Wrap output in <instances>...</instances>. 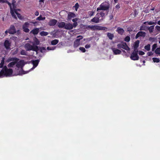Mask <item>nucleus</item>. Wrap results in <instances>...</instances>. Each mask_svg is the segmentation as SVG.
Masks as SVG:
<instances>
[{
    "label": "nucleus",
    "instance_id": "nucleus-53",
    "mask_svg": "<svg viewBox=\"0 0 160 160\" xmlns=\"http://www.w3.org/2000/svg\"><path fill=\"white\" fill-rule=\"evenodd\" d=\"M147 54L148 56H151L152 55L153 53L152 52H148Z\"/></svg>",
    "mask_w": 160,
    "mask_h": 160
},
{
    "label": "nucleus",
    "instance_id": "nucleus-37",
    "mask_svg": "<svg viewBox=\"0 0 160 160\" xmlns=\"http://www.w3.org/2000/svg\"><path fill=\"white\" fill-rule=\"evenodd\" d=\"M152 60L154 62H159L160 61L159 58H153Z\"/></svg>",
    "mask_w": 160,
    "mask_h": 160
},
{
    "label": "nucleus",
    "instance_id": "nucleus-17",
    "mask_svg": "<svg viewBox=\"0 0 160 160\" xmlns=\"http://www.w3.org/2000/svg\"><path fill=\"white\" fill-rule=\"evenodd\" d=\"M112 50L115 55L119 54L121 53V50L114 48H112Z\"/></svg>",
    "mask_w": 160,
    "mask_h": 160
},
{
    "label": "nucleus",
    "instance_id": "nucleus-49",
    "mask_svg": "<svg viewBox=\"0 0 160 160\" xmlns=\"http://www.w3.org/2000/svg\"><path fill=\"white\" fill-rule=\"evenodd\" d=\"M79 6V4L78 3H76L75 4V7L76 11H77L78 8Z\"/></svg>",
    "mask_w": 160,
    "mask_h": 160
},
{
    "label": "nucleus",
    "instance_id": "nucleus-27",
    "mask_svg": "<svg viewBox=\"0 0 160 160\" xmlns=\"http://www.w3.org/2000/svg\"><path fill=\"white\" fill-rule=\"evenodd\" d=\"M148 27L145 25H142L140 27V30L146 31L147 30Z\"/></svg>",
    "mask_w": 160,
    "mask_h": 160
},
{
    "label": "nucleus",
    "instance_id": "nucleus-35",
    "mask_svg": "<svg viewBox=\"0 0 160 160\" xmlns=\"http://www.w3.org/2000/svg\"><path fill=\"white\" fill-rule=\"evenodd\" d=\"M48 33L45 31H42L40 32V35L42 36H46L48 34Z\"/></svg>",
    "mask_w": 160,
    "mask_h": 160
},
{
    "label": "nucleus",
    "instance_id": "nucleus-12",
    "mask_svg": "<svg viewBox=\"0 0 160 160\" xmlns=\"http://www.w3.org/2000/svg\"><path fill=\"white\" fill-rule=\"evenodd\" d=\"M76 16L75 13L73 12H69L68 14L67 20L69 21L72 19V18H74L76 17Z\"/></svg>",
    "mask_w": 160,
    "mask_h": 160
},
{
    "label": "nucleus",
    "instance_id": "nucleus-14",
    "mask_svg": "<svg viewBox=\"0 0 160 160\" xmlns=\"http://www.w3.org/2000/svg\"><path fill=\"white\" fill-rule=\"evenodd\" d=\"M98 25H89L88 26V28L91 29L92 30L95 31V30H98V28H99Z\"/></svg>",
    "mask_w": 160,
    "mask_h": 160
},
{
    "label": "nucleus",
    "instance_id": "nucleus-18",
    "mask_svg": "<svg viewBox=\"0 0 160 160\" xmlns=\"http://www.w3.org/2000/svg\"><path fill=\"white\" fill-rule=\"evenodd\" d=\"M57 25L59 28H62L65 27V23L64 22H58L57 23Z\"/></svg>",
    "mask_w": 160,
    "mask_h": 160
},
{
    "label": "nucleus",
    "instance_id": "nucleus-51",
    "mask_svg": "<svg viewBox=\"0 0 160 160\" xmlns=\"http://www.w3.org/2000/svg\"><path fill=\"white\" fill-rule=\"evenodd\" d=\"M155 28L159 32H160V26H156L155 27Z\"/></svg>",
    "mask_w": 160,
    "mask_h": 160
},
{
    "label": "nucleus",
    "instance_id": "nucleus-24",
    "mask_svg": "<svg viewBox=\"0 0 160 160\" xmlns=\"http://www.w3.org/2000/svg\"><path fill=\"white\" fill-rule=\"evenodd\" d=\"M39 62V61L38 60H32V63L33 65V66L34 68L36 67L38 65Z\"/></svg>",
    "mask_w": 160,
    "mask_h": 160
},
{
    "label": "nucleus",
    "instance_id": "nucleus-20",
    "mask_svg": "<svg viewBox=\"0 0 160 160\" xmlns=\"http://www.w3.org/2000/svg\"><path fill=\"white\" fill-rule=\"evenodd\" d=\"M39 30L38 28H35L31 31L30 33H32L34 35H37L39 32Z\"/></svg>",
    "mask_w": 160,
    "mask_h": 160
},
{
    "label": "nucleus",
    "instance_id": "nucleus-64",
    "mask_svg": "<svg viewBox=\"0 0 160 160\" xmlns=\"http://www.w3.org/2000/svg\"><path fill=\"white\" fill-rule=\"evenodd\" d=\"M8 33V30H6L5 31V33L6 34H7Z\"/></svg>",
    "mask_w": 160,
    "mask_h": 160
},
{
    "label": "nucleus",
    "instance_id": "nucleus-8",
    "mask_svg": "<svg viewBox=\"0 0 160 160\" xmlns=\"http://www.w3.org/2000/svg\"><path fill=\"white\" fill-rule=\"evenodd\" d=\"M16 30L15 26L13 25H11L8 29V32L11 34H13L16 33Z\"/></svg>",
    "mask_w": 160,
    "mask_h": 160
},
{
    "label": "nucleus",
    "instance_id": "nucleus-36",
    "mask_svg": "<svg viewBox=\"0 0 160 160\" xmlns=\"http://www.w3.org/2000/svg\"><path fill=\"white\" fill-rule=\"evenodd\" d=\"M145 49L148 51H149L150 49V44H148L144 47Z\"/></svg>",
    "mask_w": 160,
    "mask_h": 160
},
{
    "label": "nucleus",
    "instance_id": "nucleus-34",
    "mask_svg": "<svg viewBox=\"0 0 160 160\" xmlns=\"http://www.w3.org/2000/svg\"><path fill=\"white\" fill-rule=\"evenodd\" d=\"M19 59L17 58H10V61H14L16 62L18 61Z\"/></svg>",
    "mask_w": 160,
    "mask_h": 160
},
{
    "label": "nucleus",
    "instance_id": "nucleus-47",
    "mask_svg": "<svg viewBox=\"0 0 160 160\" xmlns=\"http://www.w3.org/2000/svg\"><path fill=\"white\" fill-rule=\"evenodd\" d=\"M46 50V48L45 47H42L40 48V51L42 52H44Z\"/></svg>",
    "mask_w": 160,
    "mask_h": 160
},
{
    "label": "nucleus",
    "instance_id": "nucleus-30",
    "mask_svg": "<svg viewBox=\"0 0 160 160\" xmlns=\"http://www.w3.org/2000/svg\"><path fill=\"white\" fill-rule=\"evenodd\" d=\"M154 25H152L150 26L147 29H148L150 32V33H152L153 32V30L154 28Z\"/></svg>",
    "mask_w": 160,
    "mask_h": 160
},
{
    "label": "nucleus",
    "instance_id": "nucleus-58",
    "mask_svg": "<svg viewBox=\"0 0 160 160\" xmlns=\"http://www.w3.org/2000/svg\"><path fill=\"white\" fill-rule=\"evenodd\" d=\"M7 0H0V3H5Z\"/></svg>",
    "mask_w": 160,
    "mask_h": 160
},
{
    "label": "nucleus",
    "instance_id": "nucleus-50",
    "mask_svg": "<svg viewBox=\"0 0 160 160\" xmlns=\"http://www.w3.org/2000/svg\"><path fill=\"white\" fill-rule=\"evenodd\" d=\"M99 14L100 15V16L102 17H103L105 15V13L102 12H100Z\"/></svg>",
    "mask_w": 160,
    "mask_h": 160
},
{
    "label": "nucleus",
    "instance_id": "nucleus-61",
    "mask_svg": "<svg viewBox=\"0 0 160 160\" xmlns=\"http://www.w3.org/2000/svg\"><path fill=\"white\" fill-rule=\"evenodd\" d=\"M47 49L48 50H54V48H51L49 47H47Z\"/></svg>",
    "mask_w": 160,
    "mask_h": 160
},
{
    "label": "nucleus",
    "instance_id": "nucleus-59",
    "mask_svg": "<svg viewBox=\"0 0 160 160\" xmlns=\"http://www.w3.org/2000/svg\"><path fill=\"white\" fill-rule=\"evenodd\" d=\"M39 13L38 11H36L35 13V15L36 16H38L39 15Z\"/></svg>",
    "mask_w": 160,
    "mask_h": 160
},
{
    "label": "nucleus",
    "instance_id": "nucleus-6",
    "mask_svg": "<svg viewBox=\"0 0 160 160\" xmlns=\"http://www.w3.org/2000/svg\"><path fill=\"white\" fill-rule=\"evenodd\" d=\"M117 46V48L120 49L122 48L126 50H130V48L128 46L126 42L118 43V44Z\"/></svg>",
    "mask_w": 160,
    "mask_h": 160
},
{
    "label": "nucleus",
    "instance_id": "nucleus-56",
    "mask_svg": "<svg viewBox=\"0 0 160 160\" xmlns=\"http://www.w3.org/2000/svg\"><path fill=\"white\" fill-rule=\"evenodd\" d=\"M72 25H73V27H74V28H75L76 27V26L78 25L77 22H76L74 23Z\"/></svg>",
    "mask_w": 160,
    "mask_h": 160
},
{
    "label": "nucleus",
    "instance_id": "nucleus-41",
    "mask_svg": "<svg viewBox=\"0 0 160 160\" xmlns=\"http://www.w3.org/2000/svg\"><path fill=\"white\" fill-rule=\"evenodd\" d=\"M94 13V12L93 11H89L88 12V15L90 17H91L92 16H93Z\"/></svg>",
    "mask_w": 160,
    "mask_h": 160
},
{
    "label": "nucleus",
    "instance_id": "nucleus-29",
    "mask_svg": "<svg viewBox=\"0 0 160 160\" xmlns=\"http://www.w3.org/2000/svg\"><path fill=\"white\" fill-rule=\"evenodd\" d=\"M58 42V40L57 39H54L51 41V44L52 45H56Z\"/></svg>",
    "mask_w": 160,
    "mask_h": 160
},
{
    "label": "nucleus",
    "instance_id": "nucleus-52",
    "mask_svg": "<svg viewBox=\"0 0 160 160\" xmlns=\"http://www.w3.org/2000/svg\"><path fill=\"white\" fill-rule=\"evenodd\" d=\"M45 0H39V2L40 4H42H42L43 5L44 2Z\"/></svg>",
    "mask_w": 160,
    "mask_h": 160
},
{
    "label": "nucleus",
    "instance_id": "nucleus-38",
    "mask_svg": "<svg viewBox=\"0 0 160 160\" xmlns=\"http://www.w3.org/2000/svg\"><path fill=\"white\" fill-rule=\"evenodd\" d=\"M4 63V58H3L2 59V60L1 62L0 63V68H2L3 67V65Z\"/></svg>",
    "mask_w": 160,
    "mask_h": 160
},
{
    "label": "nucleus",
    "instance_id": "nucleus-33",
    "mask_svg": "<svg viewBox=\"0 0 160 160\" xmlns=\"http://www.w3.org/2000/svg\"><path fill=\"white\" fill-rule=\"evenodd\" d=\"M144 24H148V25H151L153 24H155V22H153L152 21L150 22H145L143 23Z\"/></svg>",
    "mask_w": 160,
    "mask_h": 160
},
{
    "label": "nucleus",
    "instance_id": "nucleus-23",
    "mask_svg": "<svg viewBox=\"0 0 160 160\" xmlns=\"http://www.w3.org/2000/svg\"><path fill=\"white\" fill-rule=\"evenodd\" d=\"M80 44V42L78 41V40H76L73 43V46L75 48L78 47Z\"/></svg>",
    "mask_w": 160,
    "mask_h": 160
},
{
    "label": "nucleus",
    "instance_id": "nucleus-1",
    "mask_svg": "<svg viewBox=\"0 0 160 160\" xmlns=\"http://www.w3.org/2000/svg\"><path fill=\"white\" fill-rule=\"evenodd\" d=\"M32 45L28 43L25 45L24 47L27 51L32 50L37 52L39 50L38 47L37 45H34V43H32Z\"/></svg>",
    "mask_w": 160,
    "mask_h": 160
},
{
    "label": "nucleus",
    "instance_id": "nucleus-57",
    "mask_svg": "<svg viewBox=\"0 0 160 160\" xmlns=\"http://www.w3.org/2000/svg\"><path fill=\"white\" fill-rule=\"evenodd\" d=\"M78 20L77 18H75L72 19V21L74 23L77 22V21Z\"/></svg>",
    "mask_w": 160,
    "mask_h": 160
},
{
    "label": "nucleus",
    "instance_id": "nucleus-25",
    "mask_svg": "<svg viewBox=\"0 0 160 160\" xmlns=\"http://www.w3.org/2000/svg\"><path fill=\"white\" fill-rule=\"evenodd\" d=\"M107 36L108 38L111 40H112L113 39V38H114V36L113 34L111 33L108 32L107 33Z\"/></svg>",
    "mask_w": 160,
    "mask_h": 160
},
{
    "label": "nucleus",
    "instance_id": "nucleus-28",
    "mask_svg": "<svg viewBox=\"0 0 160 160\" xmlns=\"http://www.w3.org/2000/svg\"><path fill=\"white\" fill-rule=\"evenodd\" d=\"M14 13H15L17 15V16L20 19H22V16L21 15V14H20L19 13H18L17 12V10H16L15 9H14Z\"/></svg>",
    "mask_w": 160,
    "mask_h": 160
},
{
    "label": "nucleus",
    "instance_id": "nucleus-44",
    "mask_svg": "<svg viewBox=\"0 0 160 160\" xmlns=\"http://www.w3.org/2000/svg\"><path fill=\"white\" fill-rule=\"evenodd\" d=\"M20 54L22 55H26V52L24 50H21Z\"/></svg>",
    "mask_w": 160,
    "mask_h": 160
},
{
    "label": "nucleus",
    "instance_id": "nucleus-19",
    "mask_svg": "<svg viewBox=\"0 0 160 160\" xmlns=\"http://www.w3.org/2000/svg\"><path fill=\"white\" fill-rule=\"evenodd\" d=\"M139 43V41L138 40H137L134 43V51L138 50L137 48L138 47Z\"/></svg>",
    "mask_w": 160,
    "mask_h": 160
},
{
    "label": "nucleus",
    "instance_id": "nucleus-15",
    "mask_svg": "<svg viewBox=\"0 0 160 160\" xmlns=\"http://www.w3.org/2000/svg\"><path fill=\"white\" fill-rule=\"evenodd\" d=\"M73 28L72 24L70 23L65 24V28L67 30H71Z\"/></svg>",
    "mask_w": 160,
    "mask_h": 160
},
{
    "label": "nucleus",
    "instance_id": "nucleus-10",
    "mask_svg": "<svg viewBox=\"0 0 160 160\" xmlns=\"http://www.w3.org/2000/svg\"><path fill=\"white\" fill-rule=\"evenodd\" d=\"M146 34V33L145 32H142V31H139L138 32V33L136 34L135 36V38L137 39L139 37H145Z\"/></svg>",
    "mask_w": 160,
    "mask_h": 160
},
{
    "label": "nucleus",
    "instance_id": "nucleus-16",
    "mask_svg": "<svg viewBox=\"0 0 160 160\" xmlns=\"http://www.w3.org/2000/svg\"><path fill=\"white\" fill-rule=\"evenodd\" d=\"M116 31L121 35H122L124 32V30L123 29L120 27H118Z\"/></svg>",
    "mask_w": 160,
    "mask_h": 160
},
{
    "label": "nucleus",
    "instance_id": "nucleus-63",
    "mask_svg": "<svg viewBox=\"0 0 160 160\" xmlns=\"http://www.w3.org/2000/svg\"><path fill=\"white\" fill-rule=\"evenodd\" d=\"M157 24L160 25V20L158 21Z\"/></svg>",
    "mask_w": 160,
    "mask_h": 160
},
{
    "label": "nucleus",
    "instance_id": "nucleus-54",
    "mask_svg": "<svg viewBox=\"0 0 160 160\" xmlns=\"http://www.w3.org/2000/svg\"><path fill=\"white\" fill-rule=\"evenodd\" d=\"M155 38H154L150 37L149 38V40L151 41H154L155 40Z\"/></svg>",
    "mask_w": 160,
    "mask_h": 160
},
{
    "label": "nucleus",
    "instance_id": "nucleus-7",
    "mask_svg": "<svg viewBox=\"0 0 160 160\" xmlns=\"http://www.w3.org/2000/svg\"><path fill=\"white\" fill-rule=\"evenodd\" d=\"M138 50H135L131 54L130 58L133 60H137L139 59V57L138 55Z\"/></svg>",
    "mask_w": 160,
    "mask_h": 160
},
{
    "label": "nucleus",
    "instance_id": "nucleus-42",
    "mask_svg": "<svg viewBox=\"0 0 160 160\" xmlns=\"http://www.w3.org/2000/svg\"><path fill=\"white\" fill-rule=\"evenodd\" d=\"M130 40V37L129 36H126L125 39H124V41L127 42H129Z\"/></svg>",
    "mask_w": 160,
    "mask_h": 160
},
{
    "label": "nucleus",
    "instance_id": "nucleus-40",
    "mask_svg": "<svg viewBox=\"0 0 160 160\" xmlns=\"http://www.w3.org/2000/svg\"><path fill=\"white\" fill-rule=\"evenodd\" d=\"M45 19V18H42L41 15H40L39 17H38L36 20L38 21H41Z\"/></svg>",
    "mask_w": 160,
    "mask_h": 160
},
{
    "label": "nucleus",
    "instance_id": "nucleus-22",
    "mask_svg": "<svg viewBox=\"0 0 160 160\" xmlns=\"http://www.w3.org/2000/svg\"><path fill=\"white\" fill-rule=\"evenodd\" d=\"M99 18L95 17L91 20V22L94 23H98L99 22Z\"/></svg>",
    "mask_w": 160,
    "mask_h": 160
},
{
    "label": "nucleus",
    "instance_id": "nucleus-39",
    "mask_svg": "<svg viewBox=\"0 0 160 160\" xmlns=\"http://www.w3.org/2000/svg\"><path fill=\"white\" fill-rule=\"evenodd\" d=\"M155 52L156 54H160V48H158L156 49L155 51Z\"/></svg>",
    "mask_w": 160,
    "mask_h": 160
},
{
    "label": "nucleus",
    "instance_id": "nucleus-21",
    "mask_svg": "<svg viewBox=\"0 0 160 160\" xmlns=\"http://www.w3.org/2000/svg\"><path fill=\"white\" fill-rule=\"evenodd\" d=\"M110 30H111V29H108V28L106 27H102V26H99L98 30H103V31H105L106 32L108 31H109Z\"/></svg>",
    "mask_w": 160,
    "mask_h": 160
},
{
    "label": "nucleus",
    "instance_id": "nucleus-4",
    "mask_svg": "<svg viewBox=\"0 0 160 160\" xmlns=\"http://www.w3.org/2000/svg\"><path fill=\"white\" fill-rule=\"evenodd\" d=\"M5 3H7L9 6L10 8V12H11V14L12 17L14 18L15 19H17V18L15 14L14 13V9H15V5L14 4V3L12 4V6H13V8H12V7L11 4L10 2H9L7 0L6 2Z\"/></svg>",
    "mask_w": 160,
    "mask_h": 160
},
{
    "label": "nucleus",
    "instance_id": "nucleus-5",
    "mask_svg": "<svg viewBox=\"0 0 160 160\" xmlns=\"http://www.w3.org/2000/svg\"><path fill=\"white\" fill-rule=\"evenodd\" d=\"M5 76H11L12 74L13 71L12 69H8L6 66H4L3 67Z\"/></svg>",
    "mask_w": 160,
    "mask_h": 160
},
{
    "label": "nucleus",
    "instance_id": "nucleus-9",
    "mask_svg": "<svg viewBox=\"0 0 160 160\" xmlns=\"http://www.w3.org/2000/svg\"><path fill=\"white\" fill-rule=\"evenodd\" d=\"M29 23L28 22H25L22 25V29L23 31L25 32H28L29 31L28 28L29 25Z\"/></svg>",
    "mask_w": 160,
    "mask_h": 160
},
{
    "label": "nucleus",
    "instance_id": "nucleus-43",
    "mask_svg": "<svg viewBox=\"0 0 160 160\" xmlns=\"http://www.w3.org/2000/svg\"><path fill=\"white\" fill-rule=\"evenodd\" d=\"M79 49L83 52H85L86 51L85 49L83 47H80Z\"/></svg>",
    "mask_w": 160,
    "mask_h": 160
},
{
    "label": "nucleus",
    "instance_id": "nucleus-55",
    "mask_svg": "<svg viewBox=\"0 0 160 160\" xmlns=\"http://www.w3.org/2000/svg\"><path fill=\"white\" fill-rule=\"evenodd\" d=\"M91 47V45L90 44H86L85 46V48H90Z\"/></svg>",
    "mask_w": 160,
    "mask_h": 160
},
{
    "label": "nucleus",
    "instance_id": "nucleus-26",
    "mask_svg": "<svg viewBox=\"0 0 160 160\" xmlns=\"http://www.w3.org/2000/svg\"><path fill=\"white\" fill-rule=\"evenodd\" d=\"M17 63L16 62H10L8 65V68L13 67V66Z\"/></svg>",
    "mask_w": 160,
    "mask_h": 160
},
{
    "label": "nucleus",
    "instance_id": "nucleus-32",
    "mask_svg": "<svg viewBox=\"0 0 160 160\" xmlns=\"http://www.w3.org/2000/svg\"><path fill=\"white\" fill-rule=\"evenodd\" d=\"M3 76H5V75L3 68L2 70L0 71V78L2 77Z\"/></svg>",
    "mask_w": 160,
    "mask_h": 160
},
{
    "label": "nucleus",
    "instance_id": "nucleus-2",
    "mask_svg": "<svg viewBox=\"0 0 160 160\" xmlns=\"http://www.w3.org/2000/svg\"><path fill=\"white\" fill-rule=\"evenodd\" d=\"M110 7L109 4L107 2H104L102 3L99 7L97 8V11L99 10H107Z\"/></svg>",
    "mask_w": 160,
    "mask_h": 160
},
{
    "label": "nucleus",
    "instance_id": "nucleus-48",
    "mask_svg": "<svg viewBox=\"0 0 160 160\" xmlns=\"http://www.w3.org/2000/svg\"><path fill=\"white\" fill-rule=\"evenodd\" d=\"M138 53L140 55H143L145 54L144 52L142 51H139Z\"/></svg>",
    "mask_w": 160,
    "mask_h": 160
},
{
    "label": "nucleus",
    "instance_id": "nucleus-46",
    "mask_svg": "<svg viewBox=\"0 0 160 160\" xmlns=\"http://www.w3.org/2000/svg\"><path fill=\"white\" fill-rule=\"evenodd\" d=\"M157 47V44L156 43L154 44L152 46V50L153 51Z\"/></svg>",
    "mask_w": 160,
    "mask_h": 160
},
{
    "label": "nucleus",
    "instance_id": "nucleus-13",
    "mask_svg": "<svg viewBox=\"0 0 160 160\" xmlns=\"http://www.w3.org/2000/svg\"><path fill=\"white\" fill-rule=\"evenodd\" d=\"M57 22V21L55 19L51 20L48 22V24L50 26H54L55 25Z\"/></svg>",
    "mask_w": 160,
    "mask_h": 160
},
{
    "label": "nucleus",
    "instance_id": "nucleus-31",
    "mask_svg": "<svg viewBox=\"0 0 160 160\" xmlns=\"http://www.w3.org/2000/svg\"><path fill=\"white\" fill-rule=\"evenodd\" d=\"M32 43H34V45H38L40 43V42L37 38H35L34 40V42H32Z\"/></svg>",
    "mask_w": 160,
    "mask_h": 160
},
{
    "label": "nucleus",
    "instance_id": "nucleus-11",
    "mask_svg": "<svg viewBox=\"0 0 160 160\" xmlns=\"http://www.w3.org/2000/svg\"><path fill=\"white\" fill-rule=\"evenodd\" d=\"M11 44V43L9 40H7L5 41L4 46L7 50L10 49Z\"/></svg>",
    "mask_w": 160,
    "mask_h": 160
},
{
    "label": "nucleus",
    "instance_id": "nucleus-62",
    "mask_svg": "<svg viewBox=\"0 0 160 160\" xmlns=\"http://www.w3.org/2000/svg\"><path fill=\"white\" fill-rule=\"evenodd\" d=\"M132 29L131 28H130L128 30L129 32H132Z\"/></svg>",
    "mask_w": 160,
    "mask_h": 160
},
{
    "label": "nucleus",
    "instance_id": "nucleus-3",
    "mask_svg": "<svg viewBox=\"0 0 160 160\" xmlns=\"http://www.w3.org/2000/svg\"><path fill=\"white\" fill-rule=\"evenodd\" d=\"M24 65V61L23 60H21L20 62L17 63L16 66L18 68H21V69L19 71L18 75H22L26 73L22 69V67Z\"/></svg>",
    "mask_w": 160,
    "mask_h": 160
},
{
    "label": "nucleus",
    "instance_id": "nucleus-60",
    "mask_svg": "<svg viewBox=\"0 0 160 160\" xmlns=\"http://www.w3.org/2000/svg\"><path fill=\"white\" fill-rule=\"evenodd\" d=\"M96 17L98 18H99L100 17V15H99V13H98L95 16Z\"/></svg>",
    "mask_w": 160,
    "mask_h": 160
},
{
    "label": "nucleus",
    "instance_id": "nucleus-45",
    "mask_svg": "<svg viewBox=\"0 0 160 160\" xmlns=\"http://www.w3.org/2000/svg\"><path fill=\"white\" fill-rule=\"evenodd\" d=\"M83 38V37L81 35L78 36H77V38L76 40H78V41L80 42V40L81 39H82Z\"/></svg>",
    "mask_w": 160,
    "mask_h": 160
}]
</instances>
